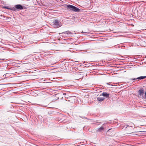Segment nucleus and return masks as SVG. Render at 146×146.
Instances as JSON below:
<instances>
[{"label":"nucleus","mask_w":146,"mask_h":146,"mask_svg":"<svg viewBox=\"0 0 146 146\" xmlns=\"http://www.w3.org/2000/svg\"><path fill=\"white\" fill-rule=\"evenodd\" d=\"M102 96L106 97V98L108 97L109 96L110 94L107 93L106 92H103L102 94Z\"/></svg>","instance_id":"39448f33"},{"label":"nucleus","mask_w":146,"mask_h":146,"mask_svg":"<svg viewBox=\"0 0 146 146\" xmlns=\"http://www.w3.org/2000/svg\"><path fill=\"white\" fill-rule=\"evenodd\" d=\"M23 9V7L21 5L19 4L15 5L14 7L12 8L11 9L14 11H16V10L19 11Z\"/></svg>","instance_id":"f03ea898"},{"label":"nucleus","mask_w":146,"mask_h":146,"mask_svg":"<svg viewBox=\"0 0 146 146\" xmlns=\"http://www.w3.org/2000/svg\"><path fill=\"white\" fill-rule=\"evenodd\" d=\"M97 99V100L100 102L104 100V98L102 97H98Z\"/></svg>","instance_id":"0eeeda50"},{"label":"nucleus","mask_w":146,"mask_h":146,"mask_svg":"<svg viewBox=\"0 0 146 146\" xmlns=\"http://www.w3.org/2000/svg\"><path fill=\"white\" fill-rule=\"evenodd\" d=\"M146 78V76H140L138 77L137 78H131L130 79V80H135L137 79H138V80H141L143 79H144Z\"/></svg>","instance_id":"20e7f679"},{"label":"nucleus","mask_w":146,"mask_h":146,"mask_svg":"<svg viewBox=\"0 0 146 146\" xmlns=\"http://www.w3.org/2000/svg\"><path fill=\"white\" fill-rule=\"evenodd\" d=\"M64 33V34H71V32L69 31H66L63 32V33Z\"/></svg>","instance_id":"6e6552de"},{"label":"nucleus","mask_w":146,"mask_h":146,"mask_svg":"<svg viewBox=\"0 0 146 146\" xmlns=\"http://www.w3.org/2000/svg\"><path fill=\"white\" fill-rule=\"evenodd\" d=\"M67 96H66V98H67Z\"/></svg>","instance_id":"4468645a"},{"label":"nucleus","mask_w":146,"mask_h":146,"mask_svg":"<svg viewBox=\"0 0 146 146\" xmlns=\"http://www.w3.org/2000/svg\"><path fill=\"white\" fill-rule=\"evenodd\" d=\"M4 8H5V9H10V10H11V8H9L8 7H4Z\"/></svg>","instance_id":"9d476101"},{"label":"nucleus","mask_w":146,"mask_h":146,"mask_svg":"<svg viewBox=\"0 0 146 146\" xmlns=\"http://www.w3.org/2000/svg\"><path fill=\"white\" fill-rule=\"evenodd\" d=\"M139 93L140 95L141 96L143 95L144 93V91L143 90H141L139 91Z\"/></svg>","instance_id":"423d86ee"},{"label":"nucleus","mask_w":146,"mask_h":146,"mask_svg":"<svg viewBox=\"0 0 146 146\" xmlns=\"http://www.w3.org/2000/svg\"><path fill=\"white\" fill-rule=\"evenodd\" d=\"M53 25L55 28H58L62 26L61 22L59 20L55 19L53 21Z\"/></svg>","instance_id":"f257e3e1"},{"label":"nucleus","mask_w":146,"mask_h":146,"mask_svg":"<svg viewBox=\"0 0 146 146\" xmlns=\"http://www.w3.org/2000/svg\"><path fill=\"white\" fill-rule=\"evenodd\" d=\"M104 129V128L103 127H101L100 128H98V131H101L103 130Z\"/></svg>","instance_id":"1a4fd4ad"},{"label":"nucleus","mask_w":146,"mask_h":146,"mask_svg":"<svg viewBox=\"0 0 146 146\" xmlns=\"http://www.w3.org/2000/svg\"><path fill=\"white\" fill-rule=\"evenodd\" d=\"M4 60V59H0V60Z\"/></svg>","instance_id":"ddd939ff"},{"label":"nucleus","mask_w":146,"mask_h":146,"mask_svg":"<svg viewBox=\"0 0 146 146\" xmlns=\"http://www.w3.org/2000/svg\"><path fill=\"white\" fill-rule=\"evenodd\" d=\"M104 39H105V38L104 39H101V40H104Z\"/></svg>","instance_id":"9b49d317"},{"label":"nucleus","mask_w":146,"mask_h":146,"mask_svg":"<svg viewBox=\"0 0 146 146\" xmlns=\"http://www.w3.org/2000/svg\"><path fill=\"white\" fill-rule=\"evenodd\" d=\"M66 7L75 12L79 11L80 10L79 9L72 5H68Z\"/></svg>","instance_id":"7ed1b4c3"},{"label":"nucleus","mask_w":146,"mask_h":146,"mask_svg":"<svg viewBox=\"0 0 146 146\" xmlns=\"http://www.w3.org/2000/svg\"><path fill=\"white\" fill-rule=\"evenodd\" d=\"M67 96H66V98H67Z\"/></svg>","instance_id":"2eb2a0df"},{"label":"nucleus","mask_w":146,"mask_h":146,"mask_svg":"<svg viewBox=\"0 0 146 146\" xmlns=\"http://www.w3.org/2000/svg\"><path fill=\"white\" fill-rule=\"evenodd\" d=\"M63 94L64 95H66V94L65 93H63Z\"/></svg>","instance_id":"f8f14e48"}]
</instances>
